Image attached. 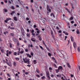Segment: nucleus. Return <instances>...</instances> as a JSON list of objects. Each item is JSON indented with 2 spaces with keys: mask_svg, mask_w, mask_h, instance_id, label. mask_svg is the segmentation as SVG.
Listing matches in <instances>:
<instances>
[{
  "mask_svg": "<svg viewBox=\"0 0 80 80\" xmlns=\"http://www.w3.org/2000/svg\"><path fill=\"white\" fill-rule=\"evenodd\" d=\"M46 75L47 78L48 79V80L50 79V74L49 73V71H47L46 72Z\"/></svg>",
  "mask_w": 80,
  "mask_h": 80,
  "instance_id": "obj_1",
  "label": "nucleus"
},
{
  "mask_svg": "<svg viewBox=\"0 0 80 80\" xmlns=\"http://www.w3.org/2000/svg\"><path fill=\"white\" fill-rule=\"evenodd\" d=\"M23 60L24 61V63H27L28 62H29L30 61V59L27 58H22Z\"/></svg>",
  "mask_w": 80,
  "mask_h": 80,
  "instance_id": "obj_2",
  "label": "nucleus"
},
{
  "mask_svg": "<svg viewBox=\"0 0 80 80\" xmlns=\"http://www.w3.org/2000/svg\"><path fill=\"white\" fill-rule=\"evenodd\" d=\"M47 10L48 11V12H51V9L50 8V7L48 5H47Z\"/></svg>",
  "mask_w": 80,
  "mask_h": 80,
  "instance_id": "obj_3",
  "label": "nucleus"
},
{
  "mask_svg": "<svg viewBox=\"0 0 80 80\" xmlns=\"http://www.w3.org/2000/svg\"><path fill=\"white\" fill-rule=\"evenodd\" d=\"M12 40L14 41V42H16V43L18 41V39L15 38H12Z\"/></svg>",
  "mask_w": 80,
  "mask_h": 80,
  "instance_id": "obj_4",
  "label": "nucleus"
},
{
  "mask_svg": "<svg viewBox=\"0 0 80 80\" xmlns=\"http://www.w3.org/2000/svg\"><path fill=\"white\" fill-rule=\"evenodd\" d=\"M58 69L59 70H60L61 71L63 70V67H62V66H59Z\"/></svg>",
  "mask_w": 80,
  "mask_h": 80,
  "instance_id": "obj_5",
  "label": "nucleus"
},
{
  "mask_svg": "<svg viewBox=\"0 0 80 80\" xmlns=\"http://www.w3.org/2000/svg\"><path fill=\"white\" fill-rule=\"evenodd\" d=\"M73 46L74 48H77V43H76V42H74L73 43Z\"/></svg>",
  "mask_w": 80,
  "mask_h": 80,
  "instance_id": "obj_6",
  "label": "nucleus"
},
{
  "mask_svg": "<svg viewBox=\"0 0 80 80\" xmlns=\"http://www.w3.org/2000/svg\"><path fill=\"white\" fill-rule=\"evenodd\" d=\"M30 47H31V48H33V45L32 44H29L28 46V48H30Z\"/></svg>",
  "mask_w": 80,
  "mask_h": 80,
  "instance_id": "obj_7",
  "label": "nucleus"
},
{
  "mask_svg": "<svg viewBox=\"0 0 80 80\" xmlns=\"http://www.w3.org/2000/svg\"><path fill=\"white\" fill-rule=\"evenodd\" d=\"M51 33L52 37H54V35H53V31L52 30V29L51 30Z\"/></svg>",
  "mask_w": 80,
  "mask_h": 80,
  "instance_id": "obj_8",
  "label": "nucleus"
},
{
  "mask_svg": "<svg viewBox=\"0 0 80 80\" xmlns=\"http://www.w3.org/2000/svg\"><path fill=\"white\" fill-rule=\"evenodd\" d=\"M38 38L39 40H40V41H41L42 40V38L41 37H40V35H38Z\"/></svg>",
  "mask_w": 80,
  "mask_h": 80,
  "instance_id": "obj_9",
  "label": "nucleus"
},
{
  "mask_svg": "<svg viewBox=\"0 0 80 80\" xmlns=\"http://www.w3.org/2000/svg\"><path fill=\"white\" fill-rule=\"evenodd\" d=\"M31 41H32V42H36V40L35 39L33 38H31Z\"/></svg>",
  "mask_w": 80,
  "mask_h": 80,
  "instance_id": "obj_10",
  "label": "nucleus"
},
{
  "mask_svg": "<svg viewBox=\"0 0 80 80\" xmlns=\"http://www.w3.org/2000/svg\"><path fill=\"white\" fill-rule=\"evenodd\" d=\"M21 49L22 50L20 52V53L22 54V53H24V51L23 50V49L22 48H21Z\"/></svg>",
  "mask_w": 80,
  "mask_h": 80,
  "instance_id": "obj_11",
  "label": "nucleus"
},
{
  "mask_svg": "<svg viewBox=\"0 0 80 80\" xmlns=\"http://www.w3.org/2000/svg\"><path fill=\"white\" fill-rule=\"evenodd\" d=\"M57 77H59V78H60L61 77H62V75L60 74H58V75H57Z\"/></svg>",
  "mask_w": 80,
  "mask_h": 80,
  "instance_id": "obj_12",
  "label": "nucleus"
},
{
  "mask_svg": "<svg viewBox=\"0 0 80 80\" xmlns=\"http://www.w3.org/2000/svg\"><path fill=\"white\" fill-rule=\"evenodd\" d=\"M36 72H37V73H40V71L38 68H37Z\"/></svg>",
  "mask_w": 80,
  "mask_h": 80,
  "instance_id": "obj_13",
  "label": "nucleus"
},
{
  "mask_svg": "<svg viewBox=\"0 0 80 80\" xmlns=\"http://www.w3.org/2000/svg\"><path fill=\"white\" fill-rule=\"evenodd\" d=\"M13 66H15V67H16V66H17V62H14L13 63Z\"/></svg>",
  "mask_w": 80,
  "mask_h": 80,
  "instance_id": "obj_14",
  "label": "nucleus"
},
{
  "mask_svg": "<svg viewBox=\"0 0 80 80\" xmlns=\"http://www.w3.org/2000/svg\"><path fill=\"white\" fill-rule=\"evenodd\" d=\"M55 70L57 73H58V72H59V71H60L59 70H58V69H55Z\"/></svg>",
  "mask_w": 80,
  "mask_h": 80,
  "instance_id": "obj_15",
  "label": "nucleus"
},
{
  "mask_svg": "<svg viewBox=\"0 0 80 80\" xmlns=\"http://www.w3.org/2000/svg\"><path fill=\"white\" fill-rule=\"evenodd\" d=\"M9 51L8 50L6 51V56H7V57H8V56H9L8 55V52H9Z\"/></svg>",
  "mask_w": 80,
  "mask_h": 80,
  "instance_id": "obj_16",
  "label": "nucleus"
},
{
  "mask_svg": "<svg viewBox=\"0 0 80 80\" xmlns=\"http://www.w3.org/2000/svg\"><path fill=\"white\" fill-rule=\"evenodd\" d=\"M13 18H14V20L15 21H17L18 20H17V17H13Z\"/></svg>",
  "mask_w": 80,
  "mask_h": 80,
  "instance_id": "obj_17",
  "label": "nucleus"
},
{
  "mask_svg": "<svg viewBox=\"0 0 80 80\" xmlns=\"http://www.w3.org/2000/svg\"><path fill=\"white\" fill-rule=\"evenodd\" d=\"M76 33L77 34H79L80 33V31H79V30L78 29H77L76 31Z\"/></svg>",
  "mask_w": 80,
  "mask_h": 80,
  "instance_id": "obj_18",
  "label": "nucleus"
},
{
  "mask_svg": "<svg viewBox=\"0 0 80 80\" xmlns=\"http://www.w3.org/2000/svg\"><path fill=\"white\" fill-rule=\"evenodd\" d=\"M15 13V11H14L12 12V13H11V15H13V14H14Z\"/></svg>",
  "mask_w": 80,
  "mask_h": 80,
  "instance_id": "obj_19",
  "label": "nucleus"
},
{
  "mask_svg": "<svg viewBox=\"0 0 80 80\" xmlns=\"http://www.w3.org/2000/svg\"><path fill=\"white\" fill-rule=\"evenodd\" d=\"M67 65H68V67L69 68H71V66H70V64H69V63H67Z\"/></svg>",
  "mask_w": 80,
  "mask_h": 80,
  "instance_id": "obj_20",
  "label": "nucleus"
},
{
  "mask_svg": "<svg viewBox=\"0 0 80 80\" xmlns=\"http://www.w3.org/2000/svg\"><path fill=\"white\" fill-rule=\"evenodd\" d=\"M3 11L5 12H8V10L7 9L4 8L3 9Z\"/></svg>",
  "mask_w": 80,
  "mask_h": 80,
  "instance_id": "obj_21",
  "label": "nucleus"
},
{
  "mask_svg": "<svg viewBox=\"0 0 80 80\" xmlns=\"http://www.w3.org/2000/svg\"><path fill=\"white\" fill-rule=\"evenodd\" d=\"M49 71L50 72H52V68L51 67H50L49 68Z\"/></svg>",
  "mask_w": 80,
  "mask_h": 80,
  "instance_id": "obj_22",
  "label": "nucleus"
},
{
  "mask_svg": "<svg viewBox=\"0 0 80 80\" xmlns=\"http://www.w3.org/2000/svg\"><path fill=\"white\" fill-rule=\"evenodd\" d=\"M10 33V35H11L12 36V37H14V36H15V34H14V33Z\"/></svg>",
  "mask_w": 80,
  "mask_h": 80,
  "instance_id": "obj_23",
  "label": "nucleus"
},
{
  "mask_svg": "<svg viewBox=\"0 0 80 80\" xmlns=\"http://www.w3.org/2000/svg\"><path fill=\"white\" fill-rule=\"evenodd\" d=\"M65 10H67V12H68V13H70V11H69V10H68V8H65Z\"/></svg>",
  "mask_w": 80,
  "mask_h": 80,
  "instance_id": "obj_24",
  "label": "nucleus"
},
{
  "mask_svg": "<svg viewBox=\"0 0 80 80\" xmlns=\"http://www.w3.org/2000/svg\"><path fill=\"white\" fill-rule=\"evenodd\" d=\"M26 35L27 37H30V33H28Z\"/></svg>",
  "mask_w": 80,
  "mask_h": 80,
  "instance_id": "obj_25",
  "label": "nucleus"
},
{
  "mask_svg": "<svg viewBox=\"0 0 80 80\" xmlns=\"http://www.w3.org/2000/svg\"><path fill=\"white\" fill-rule=\"evenodd\" d=\"M71 39L72 42H73V38L72 36L71 37Z\"/></svg>",
  "mask_w": 80,
  "mask_h": 80,
  "instance_id": "obj_26",
  "label": "nucleus"
},
{
  "mask_svg": "<svg viewBox=\"0 0 80 80\" xmlns=\"http://www.w3.org/2000/svg\"><path fill=\"white\" fill-rule=\"evenodd\" d=\"M3 33L4 35H6V34H7V33H8V32L7 31L4 32H3Z\"/></svg>",
  "mask_w": 80,
  "mask_h": 80,
  "instance_id": "obj_27",
  "label": "nucleus"
},
{
  "mask_svg": "<svg viewBox=\"0 0 80 80\" xmlns=\"http://www.w3.org/2000/svg\"><path fill=\"white\" fill-rule=\"evenodd\" d=\"M42 43L45 46V47H46L47 45H46V44H45V41H42Z\"/></svg>",
  "mask_w": 80,
  "mask_h": 80,
  "instance_id": "obj_28",
  "label": "nucleus"
},
{
  "mask_svg": "<svg viewBox=\"0 0 80 80\" xmlns=\"http://www.w3.org/2000/svg\"><path fill=\"white\" fill-rule=\"evenodd\" d=\"M15 59L17 61H18L20 60V59L18 58H16Z\"/></svg>",
  "mask_w": 80,
  "mask_h": 80,
  "instance_id": "obj_29",
  "label": "nucleus"
},
{
  "mask_svg": "<svg viewBox=\"0 0 80 80\" xmlns=\"http://www.w3.org/2000/svg\"><path fill=\"white\" fill-rule=\"evenodd\" d=\"M0 50L2 53H4V51L3 50V49L0 48Z\"/></svg>",
  "mask_w": 80,
  "mask_h": 80,
  "instance_id": "obj_30",
  "label": "nucleus"
},
{
  "mask_svg": "<svg viewBox=\"0 0 80 80\" xmlns=\"http://www.w3.org/2000/svg\"><path fill=\"white\" fill-rule=\"evenodd\" d=\"M48 56H49V57H51V56H52V54H51V53H48Z\"/></svg>",
  "mask_w": 80,
  "mask_h": 80,
  "instance_id": "obj_31",
  "label": "nucleus"
},
{
  "mask_svg": "<svg viewBox=\"0 0 80 80\" xmlns=\"http://www.w3.org/2000/svg\"><path fill=\"white\" fill-rule=\"evenodd\" d=\"M33 63L34 64H36V63H37V61H36V60H35L33 61Z\"/></svg>",
  "mask_w": 80,
  "mask_h": 80,
  "instance_id": "obj_32",
  "label": "nucleus"
},
{
  "mask_svg": "<svg viewBox=\"0 0 80 80\" xmlns=\"http://www.w3.org/2000/svg\"><path fill=\"white\" fill-rule=\"evenodd\" d=\"M11 8L12 9V10H15V8L14 7V6H12Z\"/></svg>",
  "mask_w": 80,
  "mask_h": 80,
  "instance_id": "obj_33",
  "label": "nucleus"
},
{
  "mask_svg": "<svg viewBox=\"0 0 80 80\" xmlns=\"http://www.w3.org/2000/svg\"><path fill=\"white\" fill-rule=\"evenodd\" d=\"M17 46H19V45H20V43H19V41H18L17 42Z\"/></svg>",
  "mask_w": 80,
  "mask_h": 80,
  "instance_id": "obj_34",
  "label": "nucleus"
},
{
  "mask_svg": "<svg viewBox=\"0 0 80 80\" xmlns=\"http://www.w3.org/2000/svg\"><path fill=\"white\" fill-rule=\"evenodd\" d=\"M77 50L78 51V52H80V48L79 47H78V48H77Z\"/></svg>",
  "mask_w": 80,
  "mask_h": 80,
  "instance_id": "obj_35",
  "label": "nucleus"
},
{
  "mask_svg": "<svg viewBox=\"0 0 80 80\" xmlns=\"http://www.w3.org/2000/svg\"><path fill=\"white\" fill-rule=\"evenodd\" d=\"M46 47L47 50H48V51H49V52H50V49H49L47 47V46H46Z\"/></svg>",
  "mask_w": 80,
  "mask_h": 80,
  "instance_id": "obj_36",
  "label": "nucleus"
},
{
  "mask_svg": "<svg viewBox=\"0 0 80 80\" xmlns=\"http://www.w3.org/2000/svg\"><path fill=\"white\" fill-rule=\"evenodd\" d=\"M73 17H71L70 18V20H73Z\"/></svg>",
  "mask_w": 80,
  "mask_h": 80,
  "instance_id": "obj_37",
  "label": "nucleus"
},
{
  "mask_svg": "<svg viewBox=\"0 0 80 80\" xmlns=\"http://www.w3.org/2000/svg\"><path fill=\"white\" fill-rule=\"evenodd\" d=\"M7 64L9 66V67H11L12 66V64L9 63H7Z\"/></svg>",
  "mask_w": 80,
  "mask_h": 80,
  "instance_id": "obj_38",
  "label": "nucleus"
},
{
  "mask_svg": "<svg viewBox=\"0 0 80 80\" xmlns=\"http://www.w3.org/2000/svg\"><path fill=\"white\" fill-rule=\"evenodd\" d=\"M36 76L37 77H38V78H40V75H38V74H36Z\"/></svg>",
  "mask_w": 80,
  "mask_h": 80,
  "instance_id": "obj_39",
  "label": "nucleus"
},
{
  "mask_svg": "<svg viewBox=\"0 0 80 80\" xmlns=\"http://www.w3.org/2000/svg\"><path fill=\"white\" fill-rule=\"evenodd\" d=\"M54 67H55V68H57V65H56V64H54Z\"/></svg>",
  "mask_w": 80,
  "mask_h": 80,
  "instance_id": "obj_40",
  "label": "nucleus"
},
{
  "mask_svg": "<svg viewBox=\"0 0 80 80\" xmlns=\"http://www.w3.org/2000/svg\"><path fill=\"white\" fill-rule=\"evenodd\" d=\"M9 46H10V48H12V44L11 43H9Z\"/></svg>",
  "mask_w": 80,
  "mask_h": 80,
  "instance_id": "obj_41",
  "label": "nucleus"
},
{
  "mask_svg": "<svg viewBox=\"0 0 80 80\" xmlns=\"http://www.w3.org/2000/svg\"><path fill=\"white\" fill-rule=\"evenodd\" d=\"M39 47L40 48H41V49H42V50H43V47H42V46H41L39 45Z\"/></svg>",
  "mask_w": 80,
  "mask_h": 80,
  "instance_id": "obj_42",
  "label": "nucleus"
},
{
  "mask_svg": "<svg viewBox=\"0 0 80 80\" xmlns=\"http://www.w3.org/2000/svg\"><path fill=\"white\" fill-rule=\"evenodd\" d=\"M17 53L16 52H14V55H17Z\"/></svg>",
  "mask_w": 80,
  "mask_h": 80,
  "instance_id": "obj_43",
  "label": "nucleus"
},
{
  "mask_svg": "<svg viewBox=\"0 0 80 80\" xmlns=\"http://www.w3.org/2000/svg\"><path fill=\"white\" fill-rule=\"evenodd\" d=\"M7 75L9 77H10V74H9L8 73L7 74Z\"/></svg>",
  "mask_w": 80,
  "mask_h": 80,
  "instance_id": "obj_44",
  "label": "nucleus"
},
{
  "mask_svg": "<svg viewBox=\"0 0 80 80\" xmlns=\"http://www.w3.org/2000/svg\"><path fill=\"white\" fill-rule=\"evenodd\" d=\"M32 35L33 37H35V33H32Z\"/></svg>",
  "mask_w": 80,
  "mask_h": 80,
  "instance_id": "obj_45",
  "label": "nucleus"
},
{
  "mask_svg": "<svg viewBox=\"0 0 80 80\" xmlns=\"http://www.w3.org/2000/svg\"><path fill=\"white\" fill-rule=\"evenodd\" d=\"M42 79H45V77L43 76L41 78Z\"/></svg>",
  "mask_w": 80,
  "mask_h": 80,
  "instance_id": "obj_46",
  "label": "nucleus"
},
{
  "mask_svg": "<svg viewBox=\"0 0 80 80\" xmlns=\"http://www.w3.org/2000/svg\"><path fill=\"white\" fill-rule=\"evenodd\" d=\"M34 32V30L32 29L31 31V33H33V32Z\"/></svg>",
  "mask_w": 80,
  "mask_h": 80,
  "instance_id": "obj_47",
  "label": "nucleus"
},
{
  "mask_svg": "<svg viewBox=\"0 0 80 80\" xmlns=\"http://www.w3.org/2000/svg\"><path fill=\"white\" fill-rule=\"evenodd\" d=\"M20 53V51H18L17 53L18 55H19Z\"/></svg>",
  "mask_w": 80,
  "mask_h": 80,
  "instance_id": "obj_48",
  "label": "nucleus"
},
{
  "mask_svg": "<svg viewBox=\"0 0 80 80\" xmlns=\"http://www.w3.org/2000/svg\"><path fill=\"white\" fill-rule=\"evenodd\" d=\"M25 52H28V49H25Z\"/></svg>",
  "mask_w": 80,
  "mask_h": 80,
  "instance_id": "obj_49",
  "label": "nucleus"
},
{
  "mask_svg": "<svg viewBox=\"0 0 80 80\" xmlns=\"http://www.w3.org/2000/svg\"><path fill=\"white\" fill-rule=\"evenodd\" d=\"M62 16H63V18H66V17L65 16V15L64 14H63Z\"/></svg>",
  "mask_w": 80,
  "mask_h": 80,
  "instance_id": "obj_50",
  "label": "nucleus"
},
{
  "mask_svg": "<svg viewBox=\"0 0 80 80\" xmlns=\"http://www.w3.org/2000/svg\"><path fill=\"white\" fill-rule=\"evenodd\" d=\"M33 27L34 28H36L37 27V25H33Z\"/></svg>",
  "mask_w": 80,
  "mask_h": 80,
  "instance_id": "obj_51",
  "label": "nucleus"
},
{
  "mask_svg": "<svg viewBox=\"0 0 80 80\" xmlns=\"http://www.w3.org/2000/svg\"><path fill=\"white\" fill-rule=\"evenodd\" d=\"M52 59L53 60H55V58L52 57Z\"/></svg>",
  "mask_w": 80,
  "mask_h": 80,
  "instance_id": "obj_52",
  "label": "nucleus"
},
{
  "mask_svg": "<svg viewBox=\"0 0 80 80\" xmlns=\"http://www.w3.org/2000/svg\"><path fill=\"white\" fill-rule=\"evenodd\" d=\"M61 79L63 80H65V79L63 78V77H61Z\"/></svg>",
  "mask_w": 80,
  "mask_h": 80,
  "instance_id": "obj_53",
  "label": "nucleus"
},
{
  "mask_svg": "<svg viewBox=\"0 0 80 80\" xmlns=\"http://www.w3.org/2000/svg\"><path fill=\"white\" fill-rule=\"evenodd\" d=\"M51 77H52V78H53V77H54V75H53V74H52L51 75Z\"/></svg>",
  "mask_w": 80,
  "mask_h": 80,
  "instance_id": "obj_54",
  "label": "nucleus"
},
{
  "mask_svg": "<svg viewBox=\"0 0 80 80\" xmlns=\"http://www.w3.org/2000/svg\"><path fill=\"white\" fill-rule=\"evenodd\" d=\"M26 20H29V18H26Z\"/></svg>",
  "mask_w": 80,
  "mask_h": 80,
  "instance_id": "obj_55",
  "label": "nucleus"
},
{
  "mask_svg": "<svg viewBox=\"0 0 80 80\" xmlns=\"http://www.w3.org/2000/svg\"><path fill=\"white\" fill-rule=\"evenodd\" d=\"M27 65L28 67H31V65Z\"/></svg>",
  "mask_w": 80,
  "mask_h": 80,
  "instance_id": "obj_56",
  "label": "nucleus"
},
{
  "mask_svg": "<svg viewBox=\"0 0 80 80\" xmlns=\"http://www.w3.org/2000/svg\"><path fill=\"white\" fill-rule=\"evenodd\" d=\"M29 31H30V30H29V29H27V32H29Z\"/></svg>",
  "mask_w": 80,
  "mask_h": 80,
  "instance_id": "obj_57",
  "label": "nucleus"
},
{
  "mask_svg": "<svg viewBox=\"0 0 80 80\" xmlns=\"http://www.w3.org/2000/svg\"><path fill=\"white\" fill-rule=\"evenodd\" d=\"M31 55H32V56H33V53L32 52H31Z\"/></svg>",
  "mask_w": 80,
  "mask_h": 80,
  "instance_id": "obj_58",
  "label": "nucleus"
},
{
  "mask_svg": "<svg viewBox=\"0 0 80 80\" xmlns=\"http://www.w3.org/2000/svg\"><path fill=\"white\" fill-rule=\"evenodd\" d=\"M71 23L73 24V23H74V21H71Z\"/></svg>",
  "mask_w": 80,
  "mask_h": 80,
  "instance_id": "obj_59",
  "label": "nucleus"
},
{
  "mask_svg": "<svg viewBox=\"0 0 80 80\" xmlns=\"http://www.w3.org/2000/svg\"><path fill=\"white\" fill-rule=\"evenodd\" d=\"M6 20H7V21H8L9 20V18H6Z\"/></svg>",
  "mask_w": 80,
  "mask_h": 80,
  "instance_id": "obj_60",
  "label": "nucleus"
},
{
  "mask_svg": "<svg viewBox=\"0 0 80 80\" xmlns=\"http://www.w3.org/2000/svg\"><path fill=\"white\" fill-rule=\"evenodd\" d=\"M35 30H37L38 31L39 30L38 29V28H35Z\"/></svg>",
  "mask_w": 80,
  "mask_h": 80,
  "instance_id": "obj_61",
  "label": "nucleus"
},
{
  "mask_svg": "<svg viewBox=\"0 0 80 80\" xmlns=\"http://www.w3.org/2000/svg\"><path fill=\"white\" fill-rule=\"evenodd\" d=\"M37 33H39L40 31H37Z\"/></svg>",
  "mask_w": 80,
  "mask_h": 80,
  "instance_id": "obj_62",
  "label": "nucleus"
},
{
  "mask_svg": "<svg viewBox=\"0 0 80 80\" xmlns=\"http://www.w3.org/2000/svg\"><path fill=\"white\" fill-rule=\"evenodd\" d=\"M8 78V80H11V78H8V77H7Z\"/></svg>",
  "mask_w": 80,
  "mask_h": 80,
  "instance_id": "obj_63",
  "label": "nucleus"
},
{
  "mask_svg": "<svg viewBox=\"0 0 80 80\" xmlns=\"http://www.w3.org/2000/svg\"><path fill=\"white\" fill-rule=\"evenodd\" d=\"M11 53H12V52L11 51H9V54H11Z\"/></svg>",
  "mask_w": 80,
  "mask_h": 80,
  "instance_id": "obj_64",
  "label": "nucleus"
}]
</instances>
